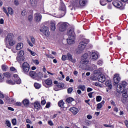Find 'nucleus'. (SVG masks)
Masks as SVG:
<instances>
[{"label": "nucleus", "instance_id": "obj_1", "mask_svg": "<svg viewBox=\"0 0 128 128\" xmlns=\"http://www.w3.org/2000/svg\"><path fill=\"white\" fill-rule=\"evenodd\" d=\"M13 78H14V80H7L6 81V84H16V82L17 84H20V82H22V80H20L18 74H14Z\"/></svg>", "mask_w": 128, "mask_h": 128}, {"label": "nucleus", "instance_id": "obj_2", "mask_svg": "<svg viewBox=\"0 0 128 128\" xmlns=\"http://www.w3.org/2000/svg\"><path fill=\"white\" fill-rule=\"evenodd\" d=\"M88 53H86L84 54V56L82 58V60L80 62V65L82 68L84 66H86L88 64Z\"/></svg>", "mask_w": 128, "mask_h": 128}, {"label": "nucleus", "instance_id": "obj_3", "mask_svg": "<svg viewBox=\"0 0 128 128\" xmlns=\"http://www.w3.org/2000/svg\"><path fill=\"white\" fill-rule=\"evenodd\" d=\"M127 84L126 82L125 81H123L120 83L117 86V92H119V94H122V92L124 90V88H126V86Z\"/></svg>", "mask_w": 128, "mask_h": 128}, {"label": "nucleus", "instance_id": "obj_4", "mask_svg": "<svg viewBox=\"0 0 128 128\" xmlns=\"http://www.w3.org/2000/svg\"><path fill=\"white\" fill-rule=\"evenodd\" d=\"M86 44L84 42H82L79 44V45L78 46V48L76 50V52L78 54H80L84 50V48H86Z\"/></svg>", "mask_w": 128, "mask_h": 128}, {"label": "nucleus", "instance_id": "obj_5", "mask_svg": "<svg viewBox=\"0 0 128 128\" xmlns=\"http://www.w3.org/2000/svg\"><path fill=\"white\" fill-rule=\"evenodd\" d=\"M30 67L28 63L25 62L22 64V70L24 74H28L30 72Z\"/></svg>", "mask_w": 128, "mask_h": 128}, {"label": "nucleus", "instance_id": "obj_6", "mask_svg": "<svg viewBox=\"0 0 128 128\" xmlns=\"http://www.w3.org/2000/svg\"><path fill=\"white\" fill-rule=\"evenodd\" d=\"M40 32L46 36H50V31L48 30V28L47 26H43L40 29Z\"/></svg>", "mask_w": 128, "mask_h": 128}, {"label": "nucleus", "instance_id": "obj_7", "mask_svg": "<svg viewBox=\"0 0 128 128\" xmlns=\"http://www.w3.org/2000/svg\"><path fill=\"white\" fill-rule=\"evenodd\" d=\"M59 10L62 11V16H64V14L66 12V6L64 4L62 3L60 6L59 8Z\"/></svg>", "mask_w": 128, "mask_h": 128}, {"label": "nucleus", "instance_id": "obj_8", "mask_svg": "<svg viewBox=\"0 0 128 128\" xmlns=\"http://www.w3.org/2000/svg\"><path fill=\"white\" fill-rule=\"evenodd\" d=\"M86 2H88V0H80V5H76V1H75V3H74V6H77V8H80V6H84Z\"/></svg>", "mask_w": 128, "mask_h": 128}, {"label": "nucleus", "instance_id": "obj_9", "mask_svg": "<svg viewBox=\"0 0 128 128\" xmlns=\"http://www.w3.org/2000/svg\"><path fill=\"white\" fill-rule=\"evenodd\" d=\"M68 28V24L63 22L61 23L60 24V26L59 27V30L60 32H64L66 30V28Z\"/></svg>", "mask_w": 128, "mask_h": 128}, {"label": "nucleus", "instance_id": "obj_10", "mask_svg": "<svg viewBox=\"0 0 128 128\" xmlns=\"http://www.w3.org/2000/svg\"><path fill=\"white\" fill-rule=\"evenodd\" d=\"M42 14L38 12L34 14V19L36 22H40L42 20Z\"/></svg>", "mask_w": 128, "mask_h": 128}, {"label": "nucleus", "instance_id": "obj_11", "mask_svg": "<svg viewBox=\"0 0 128 128\" xmlns=\"http://www.w3.org/2000/svg\"><path fill=\"white\" fill-rule=\"evenodd\" d=\"M22 48H24V44L22 42L18 43L16 46V50L12 49V52H14V54H16V50H22Z\"/></svg>", "mask_w": 128, "mask_h": 128}, {"label": "nucleus", "instance_id": "obj_12", "mask_svg": "<svg viewBox=\"0 0 128 128\" xmlns=\"http://www.w3.org/2000/svg\"><path fill=\"white\" fill-rule=\"evenodd\" d=\"M114 84H118L120 82V76L119 74H116L114 75Z\"/></svg>", "mask_w": 128, "mask_h": 128}, {"label": "nucleus", "instance_id": "obj_13", "mask_svg": "<svg viewBox=\"0 0 128 128\" xmlns=\"http://www.w3.org/2000/svg\"><path fill=\"white\" fill-rule=\"evenodd\" d=\"M67 34L68 37L74 36V28H69L67 31Z\"/></svg>", "mask_w": 128, "mask_h": 128}, {"label": "nucleus", "instance_id": "obj_14", "mask_svg": "<svg viewBox=\"0 0 128 128\" xmlns=\"http://www.w3.org/2000/svg\"><path fill=\"white\" fill-rule=\"evenodd\" d=\"M112 4L113 6H115V8H120L122 6V2H120V1H114L112 2Z\"/></svg>", "mask_w": 128, "mask_h": 128}, {"label": "nucleus", "instance_id": "obj_15", "mask_svg": "<svg viewBox=\"0 0 128 128\" xmlns=\"http://www.w3.org/2000/svg\"><path fill=\"white\" fill-rule=\"evenodd\" d=\"M98 80L100 82H106V76L103 74H100L98 76Z\"/></svg>", "mask_w": 128, "mask_h": 128}, {"label": "nucleus", "instance_id": "obj_16", "mask_svg": "<svg viewBox=\"0 0 128 128\" xmlns=\"http://www.w3.org/2000/svg\"><path fill=\"white\" fill-rule=\"evenodd\" d=\"M75 40L76 38L74 36L68 37L67 39L68 44H74Z\"/></svg>", "mask_w": 128, "mask_h": 128}, {"label": "nucleus", "instance_id": "obj_17", "mask_svg": "<svg viewBox=\"0 0 128 128\" xmlns=\"http://www.w3.org/2000/svg\"><path fill=\"white\" fill-rule=\"evenodd\" d=\"M14 34L12 33L8 34L6 38V41L8 42L10 40H14Z\"/></svg>", "mask_w": 128, "mask_h": 128}, {"label": "nucleus", "instance_id": "obj_18", "mask_svg": "<svg viewBox=\"0 0 128 128\" xmlns=\"http://www.w3.org/2000/svg\"><path fill=\"white\" fill-rule=\"evenodd\" d=\"M90 56H91V58L93 60H98V54L94 52H89Z\"/></svg>", "mask_w": 128, "mask_h": 128}, {"label": "nucleus", "instance_id": "obj_19", "mask_svg": "<svg viewBox=\"0 0 128 128\" xmlns=\"http://www.w3.org/2000/svg\"><path fill=\"white\" fill-rule=\"evenodd\" d=\"M29 74L31 78H32L34 80H36L38 78V74L34 71H31L30 72Z\"/></svg>", "mask_w": 128, "mask_h": 128}, {"label": "nucleus", "instance_id": "obj_20", "mask_svg": "<svg viewBox=\"0 0 128 128\" xmlns=\"http://www.w3.org/2000/svg\"><path fill=\"white\" fill-rule=\"evenodd\" d=\"M67 58L70 62H76V59L72 58V55L70 53L67 54Z\"/></svg>", "mask_w": 128, "mask_h": 128}, {"label": "nucleus", "instance_id": "obj_21", "mask_svg": "<svg viewBox=\"0 0 128 128\" xmlns=\"http://www.w3.org/2000/svg\"><path fill=\"white\" fill-rule=\"evenodd\" d=\"M50 26L51 30H52V32H54V30H56V22L54 21H51Z\"/></svg>", "mask_w": 128, "mask_h": 128}, {"label": "nucleus", "instance_id": "obj_22", "mask_svg": "<svg viewBox=\"0 0 128 128\" xmlns=\"http://www.w3.org/2000/svg\"><path fill=\"white\" fill-rule=\"evenodd\" d=\"M70 112H72L74 114H76L78 112V109L75 107L70 108Z\"/></svg>", "mask_w": 128, "mask_h": 128}, {"label": "nucleus", "instance_id": "obj_23", "mask_svg": "<svg viewBox=\"0 0 128 128\" xmlns=\"http://www.w3.org/2000/svg\"><path fill=\"white\" fill-rule=\"evenodd\" d=\"M30 4L31 6L34 8L36 6V4H38V0H30Z\"/></svg>", "mask_w": 128, "mask_h": 128}, {"label": "nucleus", "instance_id": "obj_24", "mask_svg": "<svg viewBox=\"0 0 128 128\" xmlns=\"http://www.w3.org/2000/svg\"><path fill=\"white\" fill-rule=\"evenodd\" d=\"M44 82L46 86H52V80L51 78H48L44 80Z\"/></svg>", "mask_w": 128, "mask_h": 128}, {"label": "nucleus", "instance_id": "obj_25", "mask_svg": "<svg viewBox=\"0 0 128 128\" xmlns=\"http://www.w3.org/2000/svg\"><path fill=\"white\" fill-rule=\"evenodd\" d=\"M104 104V100H102L101 102L97 104L96 110H100V108H102Z\"/></svg>", "mask_w": 128, "mask_h": 128}, {"label": "nucleus", "instance_id": "obj_26", "mask_svg": "<svg viewBox=\"0 0 128 128\" xmlns=\"http://www.w3.org/2000/svg\"><path fill=\"white\" fill-rule=\"evenodd\" d=\"M106 86L108 88L109 90H112V81L108 80L106 82Z\"/></svg>", "mask_w": 128, "mask_h": 128}, {"label": "nucleus", "instance_id": "obj_27", "mask_svg": "<svg viewBox=\"0 0 128 128\" xmlns=\"http://www.w3.org/2000/svg\"><path fill=\"white\" fill-rule=\"evenodd\" d=\"M22 104L24 106H30V100L28 99H25L22 101Z\"/></svg>", "mask_w": 128, "mask_h": 128}, {"label": "nucleus", "instance_id": "obj_28", "mask_svg": "<svg viewBox=\"0 0 128 128\" xmlns=\"http://www.w3.org/2000/svg\"><path fill=\"white\" fill-rule=\"evenodd\" d=\"M122 96L124 98H128V89H125L123 92H122Z\"/></svg>", "mask_w": 128, "mask_h": 128}, {"label": "nucleus", "instance_id": "obj_29", "mask_svg": "<svg viewBox=\"0 0 128 128\" xmlns=\"http://www.w3.org/2000/svg\"><path fill=\"white\" fill-rule=\"evenodd\" d=\"M34 108H36V110H39L40 108V104L38 102H35L34 103Z\"/></svg>", "mask_w": 128, "mask_h": 128}, {"label": "nucleus", "instance_id": "obj_30", "mask_svg": "<svg viewBox=\"0 0 128 128\" xmlns=\"http://www.w3.org/2000/svg\"><path fill=\"white\" fill-rule=\"evenodd\" d=\"M16 60L18 62H24V57L18 56L16 57Z\"/></svg>", "mask_w": 128, "mask_h": 128}, {"label": "nucleus", "instance_id": "obj_31", "mask_svg": "<svg viewBox=\"0 0 128 128\" xmlns=\"http://www.w3.org/2000/svg\"><path fill=\"white\" fill-rule=\"evenodd\" d=\"M42 78V72H39L38 74H37L36 80H40Z\"/></svg>", "mask_w": 128, "mask_h": 128}, {"label": "nucleus", "instance_id": "obj_32", "mask_svg": "<svg viewBox=\"0 0 128 128\" xmlns=\"http://www.w3.org/2000/svg\"><path fill=\"white\" fill-rule=\"evenodd\" d=\"M8 42L10 46H14L16 44V40H14V39H13L12 40H10Z\"/></svg>", "mask_w": 128, "mask_h": 128}, {"label": "nucleus", "instance_id": "obj_33", "mask_svg": "<svg viewBox=\"0 0 128 128\" xmlns=\"http://www.w3.org/2000/svg\"><path fill=\"white\" fill-rule=\"evenodd\" d=\"M58 106L60 108H64V101H62V100H60L58 102Z\"/></svg>", "mask_w": 128, "mask_h": 128}, {"label": "nucleus", "instance_id": "obj_34", "mask_svg": "<svg viewBox=\"0 0 128 128\" xmlns=\"http://www.w3.org/2000/svg\"><path fill=\"white\" fill-rule=\"evenodd\" d=\"M34 86L35 88H36V90H38V89L40 88H42V84H40L38 82H36L34 84Z\"/></svg>", "mask_w": 128, "mask_h": 128}, {"label": "nucleus", "instance_id": "obj_35", "mask_svg": "<svg viewBox=\"0 0 128 128\" xmlns=\"http://www.w3.org/2000/svg\"><path fill=\"white\" fill-rule=\"evenodd\" d=\"M78 88H79V90H81L82 92H84L86 90V86H84V85H79V86H78Z\"/></svg>", "mask_w": 128, "mask_h": 128}, {"label": "nucleus", "instance_id": "obj_36", "mask_svg": "<svg viewBox=\"0 0 128 128\" xmlns=\"http://www.w3.org/2000/svg\"><path fill=\"white\" fill-rule=\"evenodd\" d=\"M8 14H14V10H12V8L10 7H8Z\"/></svg>", "mask_w": 128, "mask_h": 128}, {"label": "nucleus", "instance_id": "obj_37", "mask_svg": "<svg viewBox=\"0 0 128 128\" xmlns=\"http://www.w3.org/2000/svg\"><path fill=\"white\" fill-rule=\"evenodd\" d=\"M2 70L6 72V70H8V67L6 64H2Z\"/></svg>", "mask_w": 128, "mask_h": 128}, {"label": "nucleus", "instance_id": "obj_38", "mask_svg": "<svg viewBox=\"0 0 128 128\" xmlns=\"http://www.w3.org/2000/svg\"><path fill=\"white\" fill-rule=\"evenodd\" d=\"M74 98H68L66 99V102H68V104L72 102H74Z\"/></svg>", "mask_w": 128, "mask_h": 128}, {"label": "nucleus", "instance_id": "obj_39", "mask_svg": "<svg viewBox=\"0 0 128 128\" xmlns=\"http://www.w3.org/2000/svg\"><path fill=\"white\" fill-rule=\"evenodd\" d=\"M6 124L8 126V128H10L12 124H10V122L8 120H6Z\"/></svg>", "mask_w": 128, "mask_h": 128}, {"label": "nucleus", "instance_id": "obj_40", "mask_svg": "<svg viewBox=\"0 0 128 128\" xmlns=\"http://www.w3.org/2000/svg\"><path fill=\"white\" fill-rule=\"evenodd\" d=\"M28 51L30 52L32 56H36V53L32 51V50L28 49Z\"/></svg>", "mask_w": 128, "mask_h": 128}, {"label": "nucleus", "instance_id": "obj_41", "mask_svg": "<svg viewBox=\"0 0 128 128\" xmlns=\"http://www.w3.org/2000/svg\"><path fill=\"white\" fill-rule=\"evenodd\" d=\"M24 50L19 51L18 56H24Z\"/></svg>", "mask_w": 128, "mask_h": 128}, {"label": "nucleus", "instance_id": "obj_42", "mask_svg": "<svg viewBox=\"0 0 128 128\" xmlns=\"http://www.w3.org/2000/svg\"><path fill=\"white\" fill-rule=\"evenodd\" d=\"M4 74L6 78H10V73L8 72H6L4 73Z\"/></svg>", "mask_w": 128, "mask_h": 128}, {"label": "nucleus", "instance_id": "obj_43", "mask_svg": "<svg viewBox=\"0 0 128 128\" xmlns=\"http://www.w3.org/2000/svg\"><path fill=\"white\" fill-rule=\"evenodd\" d=\"M42 100L41 102V104L42 106H44V104H46V100H44V98H42Z\"/></svg>", "mask_w": 128, "mask_h": 128}, {"label": "nucleus", "instance_id": "obj_44", "mask_svg": "<svg viewBox=\"0 0 128 128\" xmlns=\"http://www.w3.org/2000/svg\"><path fill=\"white\" fill-rule=\"evenodd\" d=\"M62 60H68V56L63 55L62 57Z\"/></svg>", "mask_w": 128, "mask_h": 128}, {"label": "nucleus", "instance_id": "obj_45", "mask_svg": "<svg viewBox=\"0 0 128 128\" xmlns=\"http://www.w3.org/2000/svg\"><path fill=\"white\" fill-rule=\"evenodd\" d=\"M12 123L13 126H16V119L14 118L12 120Z\"/></svg>", "mask_w": 128, "mask_h": 128}, {"label": "nucleus", "instance_id": "obj_46", "mask_svg": "<svg viewBox=\"0 0 128 128\" xmlns=\"http://www.w3.org/2000/svg\"><path fill=\"white\" fill-rule=\"evenodd\" d=\"M96 102H100L102 100V96H98L96 97Z\"/></svg>", "mask_w": 128, "mask_h": 128}, {"label": "nucleus", "instance_id": "obj_47", "mask_svg": "<svg viewBox=\"0 0 128 128\" xmlns=\"http://www.w3.org/2000/svg\"><path fill=\"white\" fill-rule=\"evenodd\" d=\"M3 10L5 14H6L7 16H10V14H8V10H6V9L5 8H3Z\"/></svg>", "mask_w": 128, "mask_h": 128}, {"label": "nucleus", "instance_id": "obj_48", "mask_svg": "<svg viewBox=\"0 0 128 128\" xmlns=\"http://www.w3.org/2000/svg\"><path fill=\"white\" fill-rule=\"evenodd\" d=\"M97 64L98 66H102V64H104V62H102V60H99Z\"/></svg>", "mask_w": 128, "mask_h": 128}, {"label": "nucleus", "instance_id": "obj_49", "mask_svg": "<svg viewBox=\"0 0 128 128\" xmlns=\"http://www.w3.org/2000/svg\"><path fill=\"white\" fill-rule=\"evenodd\" d=\"M27 12H26V10H23L22 12V16H26Z\"/></svg>", "mask_w": 128, "mask_h": 128}, {"label": "nucleus", "instance_id": "obj_50", "mask_svg": "<svg viewBox=\"0 0 128 128\" xmlns=\"http://www.w3.org/2000/svg\"><path fill=\"white\" fill-rule=\"evenodd\" d=\"M57 86L60 88H64V84L60 83L58 84Z\"/></svg>", "mask_w": 128, "mask_h": 128}, {"label": "nucleus", "instance_id": "obj_51", "mask_svg": "<svg viewBox=\"0 0 128 128\" xmlns=\"http://www.w3.org/2000/svg\"><path fill=\"white\" fill-rule=\"evenodd\" d=\"M32 62H33L34 64H40V62L38 60H32Z\"/></svg>", "mask_w": 128, "mask_h": 128}, {"label": "nucleus", "instance_id": "obj_52", "mask_svg": "<svg viewBox=\"0 0 128 128\" xmlns=\"http://www.w3.org/2000/svg\"><path fill=\"white\" fill-rule=\"evenodd\" d=\"M30 40H31V42H32V44H36V40L34 38V37L31 36Z\"/></svg>", "mask_w": 128, "mask_h": 128}, {"label": "nucleus", "instance_id": "obj_53", "mask_svg": "<svg viewBox=\"0 0 128 128\" xmlns=\"http://www.w3.org/2000/svg\"><path fill=\"white\" fill-rule=\"evenodd\" d=\"M14 106H22V102H16L14 104Z\"/></svg>", "mask_w": 128, "mask_h": 128}, {"label": "nucleus", "instance_id": "obj_54", "mask_svg": "<svg viewBox=\"0 0 128 128\" xmlns=\"http://www.w3.org/2000/svg\"><path fill=\"white\" fill-rule=\"evenodd\" d=\"M28 44L30 46H34V44H32V43L30 42V41L29 40H27Z\"/></svg>", "mask_w": 128, "mask_h": 128}, {"label": "nucleus", "instance_id": "obj_55", "mask_svg": "<svg viewBox=\"0 0 128 128\" xmlns=\"http://www.w3.org/2000/svg\"><path fill=\"white\" fill-rule=\"evenodd\" d=\"M48 124H49V126H54V122H52V120H48Z\"/></svg>", "mask_w": 128, "mask_h": 128}, {"label": "nucleus", "instance_id": "obj_56", "mask_svg": "<svg viewBox=\"0 0 128 128\" xmlns=\"http://www.w3.org/2000/svg\"><path fill=\"white\" fill-rule=\"evenodd\" d=\"M72 92V88H70L68 89V94H70V92Z\"/></svg>", "mask_w": 128, "mask_h": 128}, {"label": "nucleus", "instance_id": "obj_57", "mask_svg": "<svg viewBox=\"0 0 128 128\" xmlns=\"http://www.w3.org/2000/svg\"><path fill=\"white\" fill-rule=\"evenodd\" d=\"M28 20L30 22L32 20V15H30L28 16Z\"/></svg>", "mask_w": 128, "mask_h": 128}, {"label": "nucleus", "instance_id": "obj_58", "mask_svg": "<svg viewBox=\"0 0 128 128\" xmlns=\"http://www.w3.org/2000/svg\"><path fill=\"white\" fill-rule=\"evenodd\" d=\"M10 70H11V72H16V70L14 67H11L10 68Z\"/></svg>", "mask_w": 128, "mask_h": 128}, {"label": "nucleus", "instance_id": "obj_59", "mask_svg": "<svg viewBox=\"0 0 128 128\" xmlns=\"http://www.w3.org/2000/svg\"><path fill=\"white\" fill-rule=\"evenodd\" d=\"M4 98V95L2 92H0V98Z\"/></svg>", "mask_w": 128, "mask_h": 128}, {"label": "nucleus", "instance_id": "obj_60", "mask_svg": "<svg viewBox=\"0 0 128 128\" xmlns=\"http://www.w3.org/2000/svg\"><path fill=\"white\" fill-rule=\"evenodd\" d=\"M14 4L15 6H18V4H19V3H18V0H15L14 1Z\"/></svg>", "mask_w": 128, "mask_h": 128}, {"label": "nucleus", "instance_id": "obj_61", "mask_svg": "<svg viewBox=\"0 0 128 128\" xmlns=\"http://www.w3.org/2000/svg\"><path fill=\"white\" fill-rule=\"evenodd\" d=\"M110 104H112V106H116V102H114V100H111Z\"/></svg>", "mask_w": 128, "mask_h": 128}, {"label": "nucleus", "instance_id": "obj_62", "mask_svg": "<svg viewBox=\"0 0 128 128\" xmlns=\"http://www.w3.org/2000/svg\"><path fill=\"white\" fill-rule=\"evenodd\" d=\"M94 94V92H90L88 94V96H89V98H92V94Z\"/></svg>", "mask_w": 128, "mask_h": 128}, {"label": "nucleus", "instance_id": "obj_63", "mask_svg": "<svg viewBox=\"0 0 128 128\" xmlns=\"http://www.w3.org/2000/svg\"><path fill=\"white\" fill-rule=\"evenodd\" d=\"M125 125L126 126V128H128V121L127 120H125L124 122Z\"/></svg>", "mask_w": 128, "mask_h": 128}, {"label": "nucleus", "instance_id": "obj_64", "mask_svg": "<svg viewBox=\"0 0 128 128\" xmlns=\"http://www.w3.org/2000/svg\"><path fill=\"white\" fill-rule=\"evenodd\" d=\"M26 128H34V126H32L30 127V124H28L26 125Z\"/></svg>", "mask_w": 128, "mask_h": 128}]
</instances>
